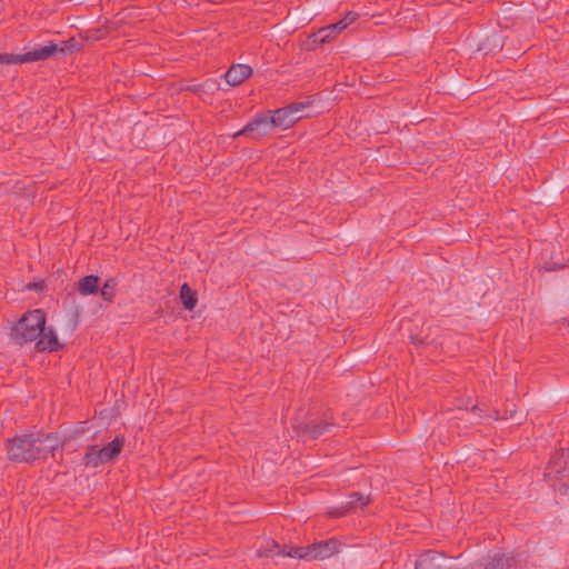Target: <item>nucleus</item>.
<instances>
[{"label": "nucleus", "instance_id": "obj_1", "mask_svg": "<svg viewBox=\"0 0 569 569\" xmlns=\"http://www.w3.org/2000/svg\"><path fill=\"white\" fill-rule=\"evenodd\" d=\"M64 440L58 432L32 430L16 435L6 441L7 457L17 463L32 465L36 461L47 460L49 456L63 447Z\"/></svg>", "mask_w": 569, "mask_h": 569}, {"label": "nucleus", "instance_id": "obj_2", "mask_svg": "<svg viewBox=\"0 0 569 569\" xmlns=\"http://www.w3.org/2000/svg\"><path fill=\"white\" fill-rule=\"evenodd\" d=\"M46 321V313L41 309L26 312L12 327L11 340L19 346L34 341L42 332Z\"/></svg>", "mask_w": 569, "mask_h": 569}, {"label": "nucleus", "instance_id": "obj_3", "mask_svg": "<svg viewBox=\"0 0 569 569\" xmlns=\"http://www.w3.org/2000/svg\"><path fill=\"white\" fill-rule=\"evenodd\" d=\"M335 426V422L329 420L328 418H315L308 421L295 418L292 422V428L297 432V435H299L303 439L311 440H316L321 436L329 433Z\"/></svg>", "mask_w": 569, "mask_h": 569}, {"label": "nucleus", "instance_id": "obj_4", "mask_svg": "<svg viewBox=\"0 0 569 569\" xmlns=\"http://www.w3.org/2000/svg\"><path fill=\"white\" fill-rule=\"evenodd\" d=\"M306 109L307 104L305 103H293L273 111L271 116H269L273 129H289L296 122L307 117Z\"/></svg>", "mask_w": 569, "mask_h": 569}, {"label": "nucleus", "instance_id": "obj_5", "mask_svg": "<svg viewBox=\"0 0 569 569\" xmlns=\"http://www.w3.org/2000/svg\"><path fill=\"white\" fill-rule=\"evenodd\" d=\"M545 478L547 480H561L562 487L567 490L569 488V451L556 452L551 456L546 471Z\"/></svg>", "mask_w": 569, "mask_h": 569}, {"label": "nucleus", "instance_id": "obj_6", "mask_svg": "<svg viewBox=\"0 0 569 569\" xmlns=\"http://www.w3.org/2000/svg\"><path fill=\"white\" fill-rule=\"evenodd\" d=\"M358 19V13L350 11L340 21L320 28L311 36L313 43L325 44L336 39L347 27Z\"/></svg>", "mask_w": 569, "mask_h": 569}, {"label": "nucleus", "instance_id": "obj_7", "mask_svg": "<svg viewBox=\"0 0 569 569\" xmlns=\"http://www.w3.org/2000/svg\"><path fill=\"white\" fill-rule=\"evenodd\" d=\"M273 130L270 118L262 117L251 121L241 131L237 132L234 137H243L249 140H261L264 138H273L271 134Z\"/></svg>", "mask_w": 569, "mask_h": 569}, {"label": "nucleus", "instance_id": "obj_8", "mask_svg": "<svg viewBox=\"0 0 569 569\" xmlns=\"http://www.w3.org/2000/svg\"><path fill=\"white\" fill-rule=\"evenodd\" d=\"M309 547L311 560H326L341 552L346 545L337 538H329L326 540L315 541L309 545Z\"/></svg>", "mask_w": 569, "mask_h": 569}, {"label": "nucleus", "instance_id": "obj_9", "mask_svg": "<svg viewBox=\"0 0 569 569\" xmlns=\"http://www.w3.org/2000/svg\"><path fill=\"white\" fill-rule=\"evenodd\" d=\"M416 569H459L449 563L447 557L437 551L428 550L416 561Z\"/></svg>", "mask_w": 569, "mask_h": 569}, {"label": "nucleus", "instance_id": "obj_10", "mask_svg": "<svg viewBox=\"0 0 569 569\" xmlns=\"http://www.w3.org/2000/svg\"><path fill=\"white\" fill-rule=\"evenodd\" d=\"M36 340V349L39 352H53L62 348V343L59 341L56 331L51 327L47 328L46 325Z\"/></svg>", "mask_w": 569, "mask_h": 569}, {"label": "nucleus", "instance_id": "obj_11", "mask_svg": "<svg viewBox=\"0 0 569 569\" xmlns=\"http://www.w3.org/2000/svg\"><path fill=\"white\" fill-rule=\"evenodd\" d=\"M58 52V44L50 41L46 46L39 47L31 51L20 54V61L22 63H31L36 61H42L51 58Z\"/></svg>", "mask_w": 569, "mask_h": 569}, {"label": "nucleus", "instance_id": "obj_12", "mask_svg": "<svg viewBox=\"0 0 569 569\" xmlns=\"http://www.w3.org/2000/svg\"><path fill=\"white\" fill-rule=\"evenodd\" d=\"M252 73L248 64H233L224 74L226 81L231 86H239Z\"/></svg>", "mask_w": 569, "mask_h": 569}, {"label": "nucleus", "instance_id": "obj_13", "mask_svg": "<svg viewBox=\"0 0 569 569\" xmlns=\"http://www.w3.org/2000/svg\"><path fill=\"white\" fill-rule=\"evenodd\" d=\"M101 39L98 34H92L91 31H87L84 37H81L80 39L77 38H70L67 41H62L60 44H58V52L61 54H68L74 51L80 50L83 47V42L86 40H99Z\"/></svg>", "mask_w": 569, "mask_h": 569}, {"label": "nucleus", "instance_id": "obj_14", "mask_svg": "<svg viewBox=\"0 0 569 569\" xmlns=\"http://www.w3.org/2000/svg\"><path fill=\"white\" fill-rule=\"evenodd\" d=\"M108 462L109 461L104 457L101 448H99L97 445H90L87 447L82 458V463L86 468H97Z\"/></svg>", "mask_w": 569, "mask_h": 569}, {"label": "nucleus", "instance_id": "obj_15", "mask_svg": "<svg viewBox=\"0 0 569 569\" xmlns=\"http://www.w3.org/2000/svg\"><path fill=\"white\" fill-rule=\"evenodd\" d=\"M100 277L96 274H89L81 278L77 283V290L79 295L86 297L99 292Z\"/></svg>", "mask_w": 569, "mask_h": 569}, {"label": "nucleus", "instance_id": "obj_16", "mask_svg": "<svg viewBox=\"0 0 569 569\" xmlns=\"http://www.w3.org/2000/svg\"><path fill=\"white\" fill-rule=\"evenodd\" d=\"M483 569H516V559L507 553H496L487 561Z\"/></svg>", "mask_w": 569, "mask_h": 569}, {"label": "nucleus", "instance_id": "obj_17", "mask_svg": "<svg viewBox=\"0 0 569 569\" xmlns=\"http://www.w3.org/2000/svg\"><path fill=\"white\" fill-rule=\"evenodd\" d=\"M124 442L126 440L123 436H117L112 441L108 442L106 446L101 448L102 452L104 453V457L109 462L113 461L119 457L124 447Z\"/></svg>", "mask_w": 569, "mask_h": 569}, {"label": "nucleus", "instance_id": "obj_18", "mask_svg": "<svg viewBox=\"0 0 569 569\" xmlns=\"http://www.w3.org/2000/svg\"><path fill=\"white\" fill-rule=\"evenodd\" d=\"M180 300L186 310H193L198 302V293L187 282L180 288Z\"/></svg>", "mask_w": 569, "mask_h": 569}, {"label": "nucleus", "instance_id": "obj_19", "mask_svg": "<svg viewBox=\"0 0 569 569\" xmlns=\"http://www.w3.org/2000/svg\"><path fill=\"white\" fill-rule=\"evenodd\" d=\"M273 555H284V549H281L279 543L273 539H268L257 551V556L260 558L272 557Z\"/></svg>", "mask_w": 569, "mask_h": 569}, {"label": "nucleus", "instance_id": "obj_20", "mask_svg": "<svg viewBox=\"0 0 569 569\" xmlns=\"http://www.w3.org/2000/svg\"><path fill=\"white\" fill-rule=\"evenodd\" d=\"M349 500L347 501L346 508L347 511L356 510L358 508L366 507L370 499L368 496L360 493V492H352L349 495Z\"/></svg>", "mask_w": 569, "mask_h": 569}, {"label": "nucleus", "instance_id": "obj_21", "mask_svg": "<svg viewBox=\"0 0 569 569\" xmlns=\"http://www.w3.org/2000/svg\"><path fill=\"white\" fill-rule=\"evenodd\" d=\"M118 282L116 278H108L102 284L101 289L99 288V292L102 299L107 302H112L114 298V289Z\"/></svg>", "mask_w": 569, "mask_h": 569}, {"label": "nucleus", "instance_id": "obj_22", "mask_svg": "<svg viewBox=\"0 0 569 569\" xmlns=\"http://www.w3.org/2000/svg\"><path fill=\"white\" fill-rule=\"evenodd\" d=\"M283 556H287V557H290V558H298V559H303V560L312 561L311 560V552H310V547L309 546H306V547H291L290 550H288V551L284 550V555Z\"/></svg>", "mask_w": 569, "mask_h": 569}, {"label": "nucleus", "instance_id": "obj_23", "mask_svg": "<svg viewBox=\"0 0 569 569\" xmlns=\"http://www.w3.org/2000/svg\"><path fill=\"white\" fill-rule=\"evenodd\" d=\"M0 64H21L20 54L0 53Z\"/></svg>", "mask_w": 569, "mask_h": 569}, {"label": "nucleus", "instance_id": "obj_24", "mask_svg": "<svg viewBox=\"0 0 569 569\" xmlns=\"http://www.w3.org/2000/svg\"><path fill=\"white\" fill-rule=\"evenodd\" d=\"M471 411L475 416L481 417L482 410L477 406H472Z\"/></svg>", "mask_w": 569, "mask_h": 569}, {"label": "nucleus", "instance_id": "obj_25", "mask_svg": "<svg viewBox=\"0 0 569 569\" xmlns=\"http://www.w3.org/2000/svg\"><path fill=\"white\" fill-rule=\"evenodd\" d=\"M411 342H413L416 345H422L423 340L421 338L411 336Z\"/></svg>", "mask_w": 569, "mask_h": 569}]
</instances>
